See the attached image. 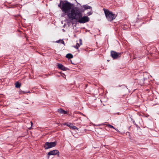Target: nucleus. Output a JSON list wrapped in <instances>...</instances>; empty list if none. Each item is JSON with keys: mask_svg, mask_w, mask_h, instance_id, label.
Segmentation results:
<instances>
[{"mask_svg": "<svg viewBox=\"0 0 159 159\" xmlns=\"http://www.w3.org/2000/svg\"><path fill=\"white\" fill-rule=\"evenodd\" d=\"M58 68L63 71L66 70L68 69L64 66L62 64H58L57 65Z\"/></svg>", "mask_w": 159, "mask_h": 159, "instance_id": "8", "label": "nucleus"}, {"mask_svg": "<svg viewBox=\"0 0 159 159\" xmlns=\"http://www.w3.org/2000/svg\"><path fill=\"white\" fill-rule=\"evenodd\" d=\"M61 42L63 44H64V41L63 40L61 41Z\"/></svg>", "mask_w": 159, "mask_h": 159, "instance_id": "20", "label": "nucleus"}, {"mask_svg": "<svg viewBox=\"0 0 159 159\" xmlns=\"http://www.w3.org/2000/svg\"><path fill=\"white\" fill-rule=\"evenodd\" d=\"M80 44L77 43L75 47V48L77 49H78L80 46L82 44V41L81 39L80 40Z\"/></svg>", "mask_w": 159, "mask_h": 159, "instance_id": "10", "label": "nucleus"}, {"mask_svg": "<svg viewBox=\"0 0 159 159\" xmlns=\"http://www.w3.org/2000/svg\"><path fill=\"white\" fill-rule=\"evenodd\" d=\"M23 93H30V91H28V92H23Z\"/></svg>", "mask_w": 159, "mask_h": 159, "instance_id": "18", "label": "nucleus"}, {"mask_svg": "<svg viewBox=\"0 0 159 159\" xmlns=\"http://www.w3.org/2000/svg\"><path fill=\"white\" fill-rule=\"evenodd\" d=\"M107 126L109 127H110L111 128H113L116 130V129L113 126L109 124H107Z\"/></svg>", "mask_w": 159, "mask_h": 159, "instance_id": "13", "label": "nucleus"}, {"mask_svg": "<svg viewBox=\"0 0 159 159\" xmlns=\"http://www.w3.org/2000/svg\"><path fill=\"white\" fill-rule=\"evenodd\" d=\"M31 125H32L33 123L32 122H31Z\"/></svg>", "mask_w": 159, "mask_h": 159, "instance_id": "22", "label": "nucleus"}, {"mask_svg": "<svg viewBox=\"0 0 159 159\" xmlns=\"http://www.w3.org/2000/svg\"><path fill=\"white\" fill-rule=\"evenodd\" d=\"M93 13V11H92V10H91V11L88 12L87 13V15L89 16L91 15H92Z\"/></svg>", "mask_w": 159, "mask_h": 159, "instance_id": "16", "label": "nucleus"}, {"mask_svg": "<svg viewBox=\"0 0 159 159\" xmlns=\"http://www.w3.org/2000/svg\"><path fill=\"white\" fill-rule=\"evenodd\" d=\"M81 11H80L82 13V12H84L85 10L87 9H90L91 10H92V8L91 7L87 5H84L81 6Z\"/></svg>", "mask_w": 159, "mask_h": 159, "instance_id": "6", "label": "nucleus"}, {"mask_svg": "<svg viewBox=\"0 0 159 159\" xmlns=\"http://www.w3.org/2000/svg\"><path fill=\"white\" fill-rule=\"evenodd\" d=\"M59 152L57 150H54L50 151L48 153V155L49 156L51 155L54 156L57 154H59Z\"/></svg>", "mask_w": 159, "mask_h": 159, "instance_id": "7", "label": "nucleus"}, {"mask_svg": "<svg viewBox=\"0 0 159 159\" xmlns=\"http://www.w3.org/2000/svg\"><path fill=\"white\" fill-rule=\"evenodd\" d=\"M21 86V84L18 82H16L15 83V86L16 87L19 88Z\"/></svg>", "mask_w": 159, "mask_h": 159, "instance_id": "12", "label": "nucleus"}, {"mask_svg": "<svg viewBox=\"0 0 159 159\" xmlns=\"http://www.w3.org/2000/svg\"><path fill=\"white\" fill-rule=\"evenodd\" d=\"M61 3H60L58 5V6L61 8Z\"/></svg>", "mask_w": 159, "mask_h": 159, "instance_id": "19", "label": "nucleus"}, {"mask_svg": "<svg viewBox=\"0 0 159 159\" xmlns=\"http://www.w3.org/2000/svg\"><path fill=\"white\" fill-rule=\"evenodd\" d=\"M103 10L106 18L108 21H111L115 18L116 16L111 11L105 9H104Z\"/></svg>", "mask_w": 159, "mask_h": 159, "instance_id": "2", "label": "nucleus"}, {"mask_svg": "<svg viewBox=\"0 0 159 159\" xmlns=\"http://www.w3.org/2000/svg\"><path fill=\"white\" fill-rule=\"evenodd\" d=\"M62 16H63V15H61Z\"/></svg>", "mask_w": 159, "mask_h": 159, "instance_id": "23", "label": "nucleus"}, {"mask_svg": "<svg viewBox=\"0 0 159 159\" xmlns=\"http://www.w3.org/2000/svg\"><path fill=\"white\" fill-rule=\"evenodd\" d=\"M58 111L60 113L62 114H66L67 113V112L63 110L62 109H58Z\"/></svg>", "mask_w": 159, "mask_h": 159, "instance_id": "9", "label": "nucleus"}, {"mask_svg": "<svg viewBox=\"0 0 159 159\" xmlns=\"http://www.w3.org/2000/svg\"><path fill=\"white\" fill-rule=\"evenodd\" d=\"M71 129H74V130H75V129L78 130V128L75 126L73 125Z\"/></svg>", "mask_w": 159, "mask_h": 159, "instance_id": "15", "label": "nucleus"}, {"mask_svg": "<svg viewBox=\"0 0 159 159\" xmlns=\"http://www.w3.org/2000/svg\"><path fill=\"white\" fill-rule=\"evenodd\" d=\"M120 54L119 53H117L114 51L111 52V56L114 59H117L120 57Z\"/></svg>", "mask_w": 159, "mask_h": 159, "instance_id": "5", "label": "nucleus"}, {"mask_svg": "<svg viewBox=\"0 0 159 159\" xmlns=\"http://www.w3.org/2000/svg\"><path fill=\"white\" fill-rule=\"evenodd\" d=\"M61 76L63 77V78H65L66 77V75L64 74H61Z\"/></svg>", "mask_w": 159, "mask_h": 159, "instance_id": "17", "label": "nucleus"}, {"mask_svg": "<svg viewBox=\"0 0 159 159\" xmlns=\"http://www.w3.org/2000/svg\"><path fill=\"white\" fill-rule=\"evenodd\" d=\"M67 126H69L70 129L72 128V127L73 126V125L71 123H69L68 124H66Z\"/></svg>", "mask_w": 159, "mask_h": 159, "instance_id": "14", "label": "nucleus"}, {"mask_svg": "<svg viewBox=\"0 0 159 159\" xmlns=\"http://www.w3.org/2000/svg\"><path fill=\"white\" fill-rule=\"evenodd\" d=\"M66 57L67 58L70 59L72 58L73 57V55L72 54L70 53L67 54L66 56Z\"/></svg>", "mask_w": 159, "mask_h": 159, "instance_id": "11", "label": "nucleus"}, {"mask_svg": "<svg viewBox=\"0 0 159 159\" xmlns=\"http://www.w3.org/2000/svg\"><path fill=\"white\" fill-rule=\"evenodd\" d=\"M72 5L73 4L68 2H62L61 8L62 11L67 15L69 19L77 20L81 16V12L78 7L72 8Z\"/></svg>", "mask_w": 159, "mask_h": 159, "instance_id": "1", "label": "nucleus"}, {"mask_svg": "<svg viewBox=\"0 0 159 159\" xmlns=\"http://www.w3.org/2000/svg\"><path fill=\"white\" fill-rule=\"evenodd\" d=\"M57 144V142H46L44 145V148L45 149H47L55 147Z\"/></svg>", "mask_w": 159, "mask_h": 159, "instance_id": "3", "label": "nucleus"}, {"mask_svg": "<svg viewBox=\"0 0 159 159\" xmlns=\"http://www.w3.org/2000/svg\"><path fill=\"white\" fill-rule=\"evenodd\" d=\"M60 42V40H58L57 41H56V42H57V43H59Z\"/></svg>", "mask_w": 159, "mask_h": 159, "instance_id": "21", "label": "nucleus"}, {"mask_svg": "<svg viewBox=\"0 0 159 159\" xmlns=\"http://www.w3.org/2000/svg\"><path fill=\"white\" fill-rule=\"evenodd\" d=\"M82 16L77 20L79 19L78 22L80 23H84L89 21V19L87 16H84L80 18Z\"/></svg>", "mask_w": 159, "mask_h": 159, "instance_id": "4", "label": "nucleus"}]
</instances>
